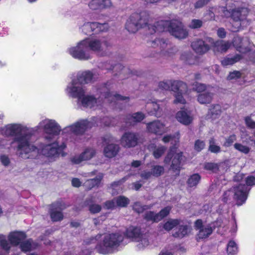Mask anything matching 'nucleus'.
Here are the masks:
<instances>
[{"mask_svg": "<svg viewBox=\"0 0 255 255\" xmlns=\"http://www.w3.org/2000/svg\"><path fill=\"white\" fill-rule=\"evenodd\" d=\"M4 133L13 136L12 144L17 143V154L23 159H34L39 154V149L30 142L33 134L31 128L20 124H10L4 128Z\"/></svg>", "mask_w": 255, "mask_h": 255, "instance_id": "f257e3e1", "label": "nucleus"}, {"mask_svg": "<svg viewBox=\"0 0 255 255\" xmlns=\"http://www.w3.org/2000/svg\"><path fill=\"white\" fill-rule=\"evenodd\" d=\"M115 87V85L111 82H108L98 88V98L90 95L84 96V94L80 98H77L78 101L84 107L94 109H98L102 105L104 102V98L110 102L116 100L120 104L128 103L129 101V97H124L116 93L114 91Z\"/></svg>", "mask_w": 255, "mask_h": 255, "instance_id": "f03ea898", "label": "nucleus"}, {"mask_svg": "<svg viewBox=\"0 0 255 255\" xmlns=\"http://www.w3.org/2000/svg\"><path fill=\"white\" fill-rule=\"evenodd\" d=\"M100 239L96 249L98 253L107 255L113 253L120 246L124 240V236L119 233L98 235L95 238H91L84 241V244L89 245L95 241Z\"/></svg>", "mask_w": 255, "mask_h": 255, "instance_id": "7ed1b4c3", "label": "nucleus"}, {"mask_svg": "<svg viewBox=\"0 0 255 255\" xmlns=\"http://www.w3.org/2000/svg\"><path fill=\"white\" fill-rule=\"evenodd\" d=\"M150 21L149 13L147 11L135 12L132 14L127 20L126 28L131 33H134L140 28L146 26H148V29L151 34L164 30L163 26L164 25V22L163 21L157 22L156 25H151L149 24Z\"/></svg>", "mask_w": 255, "mask_h": 255, "instance_id": "20e7f679", "label": "nucleus"}, {"mask_svg": "<svg viewBox=\"0 0 255 255\" xmlns=\"http://www.w3.org/2000/svg\"><path fill=\"white\" fill-rule=\"evenodd\" d=\"M224 16H230L231 30L237 32L249 26L251 20L248 18L250 10L246 7H236L229 11L225 7H222Z\"/></svg>", "mask_w": 255, "mask_h": 255, "instance_id": "39448f33", "label": "nucleus"}, {"mask_svg": "<svg viewBox=\"0 0 255 255\" xmlns=\"http://www.w3.org/2000/svg\"><path fill=\"white\" fill-rule=\"evenodd\" d=\"M96 78L95 75L90 71L79 73L77 78L73 80L67 86V94L72 97L80 98L85 93L81 85L92 82Z\"/></svg>", "mask_w": 255, "mask_h": 255, "instance_id": "423d86ee", "label": "nucleus"}, {"mask_svg": "<svg viewBox=\"0 0 255 255\" xmlns=\"http://www.w3.org/2000/svg\"><path fill=\"white\" fill-rule=\"evenodd\" d=\"M88 50L96 52L99 55L104 56L110 54V50L113 46L110 40L105 37L85 39Z\"/></svg>", "mask_w": 255, "mask_h": 255, "instance_id": "0eeeda50", "label": "nucleus"}, {"mask_svg": "<svg viewBox=\"0 0 255 255\" xmlns=\"http://www.w3.org/2000/svg\"><path fill=\"white\" fill-rule=\"evenodd\" d=\"M38 126L43 129L44 138L47 141H54L62 131L60 125L53 120L45 119L39 123Z\"/></svg>", "mask_w": 255, "mask_h": 255, "instance_id": "6e6552de", "label": "nucleus"}, {"mask_svg": "<svg viewBox=\"0 0 255 255\" xmlns=\"http://www.w3.org/2000/svg\"><path fill=\"white\" fill-rule=\"evenodd\" d=\"M97 119H91L90 121L87 120H81L74 124L67 126L62 130V133L68 135L74 134L75 135H82L86 131L93 127L94 122Z\"/></svg>", "mask_w": 255, "mask_h": 255, "instance_id": "1a4fd4ad", "label": "nucleus"}, {"mask_svg": "<svg viewBox=\"0 0 255 255\" xmlns=\"http://www.w3.org/2000/svg\"><path fill=\"white\" fill-rule=\"evenodd\" d=\"M7 238L9 243L4 236L0 235V246L3 250L8 252L12 246H17L20 244L26 238V235L22 232L14 231L9 234Z\"/></svg>", "mask_w": 255, "mask_h": 255, "instance_id": "9d476101", "label": "nucleus"}, {"mask_svg": "<svg viewBox=\"0 0 255 255\" xmlns=\"http://www.w3.org/2000/svg\"><path fill=\"white\" fill-rule=\"evenodd\" d=\"M68 51L73 58L79 60H87L91 58V55L85 39L79 42L76 46L68 49Z\"/></svg>", "mask_w": 255, "mask_h": 255, "instance_id": "9b49d317", "label": "nucleus"}, {"mask_svg": "<svg viewBox=\"0 0 255 255\" xmlns=\"http://www.w3.org/2000/svg\"><path fill=\"white\" fill-rule=\"evenodd\" d=\"M172 91L175 93L174 103L185 104L184 96L188 91L186 83L180 81H174L172 84Z\"/></svg>", "mask_w": 255, "mask_h": 255, "instance_id": "f8f14e48", "label": "nucleus"}, {"mask_svg": "<svg viewBox=\"0 0 255 255\" xmlns=\"http://www.w3.org/2000/svg\"><path fill=\"white\" fill-rule=\"evenodd\" d=\"M52 141L51 143L44 145L41 149V152L51 160H54L58 157L60 150L66 147V144L62 143L59 146L56 142Z\"/></svg>", "mask_w": 255, "mask_h": 255, "instance_id": "ddd939ff", "label": "nucleus"}, {"mask_svg": "<svg viewBox=\"0 0 255 255\" xmlns=\"http://www.w3.org/2000/svg\"><path fill=\"white\" fill-rule=\"evenodd\" d=\"M168 31L175 38L183 39L188 35V30L181 22L177 20H172L169 25Z\"/></svg>", "mask_w": 255, "mask_h": 255, "instance_id": "4468645a", "label": "nucleus"}, {"mask_svg": "<svg viewBox=\"0 0 255 255\" xmlns=\"http://www.w3.org/2000/svg\"><path fill=\"white\" fill-rule=\"evenodd\" d=\"M231 189L234 195V199L236 201L237 204L240 206L245 203L250 188L245 185L239 184Z\"/></svg>", "mask_w": 255, "mask_h": 255, "instance_id": "2eb2a0df", "label": "nucleus"}, {"mask_svg": "<svg viewBox=\"0 0 255 255\" xmlns=\"http://www.w3.org/2000/svg\"><path fill=\"white\" fill-rule=\"evenodd\" d=\"M233 44L237 51L243 53L250 52L254 47V44L251 43L248 38L242 39L238 36L234 38Z\"/></svg>", "mask_w": 255, "mask_h": 255, "instance_id": "dca6fc26", "label": "nucleus"}, {"mask_svg": "<svg viewBox=\"0 0 255 255\" xmlns=\"http://www.w3.org/2000/svg\"><path fill=\"white\" fill-rule=\"evenodd\" d=\"M195 229L198 231L196 235L198 240L208 237L213 231L210 225H203L201 220H197L195 222Z\"/></svg>", "mask_w": 255, "mask_h": 255, "instance_id": "f3484780", "label": "nucleus"}, {"mask_svg": "<svg viewBox=\"0 0 255 255\" xmlns=\"http://www.w3.org/2000/svg\"><path fill=\"white\" fill-rule=\"evenodd\" d=\"M172 157L173 158L172 160L171 167L173 170H179L183 159L182 152H176L173 154L172 149H171L164 158V163L165 164H169Z\"/></svg>", "mask_w": 255, "mask_h": 255, "instance_id": "a211bd4d", "label": "nucleus"}, {"mask_svg": "<svg viewBox=\"0 0 255 255\" xmlns=\"http://www.w3.org/2000/svg\"><path fill=\"white\" fill-rule=\"evenodd\" d=\"M138 135L134 132H127L121 137V143L123 147L130 148L135 146L138 143Z\"/></svg>", "mask_w": 255, "mask_h": 255, "instance_id": "6ab92c4d", "label": "nucleus"}, {"mask_svg": "<svg viewBox=\"0 0 255 255\" xmlns=\"http://www.w3.org/2000/svg\"><path fill=\"white\" fill-rule=\"evenodd\" d=\"M96 154V150L92 147L85 149L80 155H76L71 158V161L75 164H79L82 161L89 160Z\"/></svg>", "mask_w": 255, "mask_h": 255, "instance_id": "aec40b11", "label": "nucleus"}, {"mask_svg": "<svg viewBox=\"0 0 255 255\" xmlns=\"http://www.w3.org/2000/svg\"><path fill=\"white\" fill-rule=\"evenodd\" d=\"M146 127L149 132L156 134L161 135L167 131L164 124L158 120L148 123Z\"/></svg>", "mask_w": 255, "mask_h": 255, "instance_id": "412c9836", "label": "nucleus"}, {"mask_svg": "<svg viewBox=\"0 0 255 255\" xmlns=\"http://www.w3.org/2000/svg\"><path fill=\"white\" fill-rule=\"evenodd\" d=\"M88 6L92 10L103 9L111 7L112 3L111 0H91Z\"/></svg>", "mask_w": 255, "mask_h": 255, "instance_id": "4be33fe9", "label": "nucleus"}, {"mask_svg": "<svg viewBox=\"0 0 255 255\" xmlns=\"http://www.w3.org/2000/svg\"><path fill=\"white\" fill-rule=\"evenodd\" d=\"M63 209L61 205L59 203L52 204L50 210V216L52 220L54 222L59 221L63 219V216L61 210Z\"/></svg>", "mask_w": 255, "mask_h": 255, "instance_id": "5701e85b", "label": "nucleus"}, {"mask_svg": "<svg viewBox=\"0 0 255 255\" xmlns=\"http://www.w3.org/2000/svg\"><path fill=\"white\" fill-rule=\"evenodd\" d=\"M176 119L179 122L184 125H189L193 120L190 114L184 110L178 112L176 115Z\"/></svg>", "mask_w": 255, "mask_h": 255, "instance_id": "b1692460", "label": "nucleus"}, {"mask_svg": "<svg viewBox=\"0 0 255 255\" xmlns=\"http://www.w3.org/2000/svg\"><path fill=\"white\" fill-rule=\"evenodd\" d=\"M145 118L144 115L141 112H137L132 115H128L125 119V122L129 126L134 125L140 122Z\"/></svg>", "mask_w": 255, "mask_h": 255, "instance_id": "393cba45", "label": "nucleus"}, {"mask_svg": "<svg viewBox=\"0 0 255 255\" xmlns=\"http://www.w3.org/2000/svg\"><path fill=\"white\" fill-rule=\"evenodd\" d=\"M229 41L218 40L214 43L213 50L215 52L225 53L231 47Z\"/></svg>", "mask_w": 255, "mask_h": 255, "instance_id": "a878e982", "label": "nucleus"}, {"mask_svg": "<svg viewBox=\"0 0 255 255\" xmlns=\"http://www.w3.org/2000/svg\"><path fill=\"white\" fill-rule=\"evenodd\" d=\"M191 45L193 50L199 54H203L209 49L208 45L205 44L204 41L201 39L194 41Z\"/></svg>", "mask_w": 255, "mask_h": 255, "instance_id": "bb28decb", "label": "nucleus"}, {"mask_svg": "<svg viewBox=\"0 0 255 255\" xmlns=\"http://www.w3.org/2000/svg\"><path fill=\"white\" fill-rule=\"evenodd\" d=\"M120 150L119 145L115 143H111L107 145L104 149L105 156L108 158H112L117 155Z\"/></svg>", "mask_w": 255, "mask_h": 255, "instance_id": "cd10ccee", "label": "nucleus"}, {"mask_svg": "<svg viewBox=\"0 0 255 255\" xmlns=\"http://www.w3.org/2000/svg\"><path fill=\"white\" fill-rule=\"evenodd\" d=\"M142 234L140 228L133 226L128 228L126 232V236L134 242L137 240Z\"/></svg>", "mask_w": 255, "mask_h": 255, "instance_id": "c85d7f7f", "label": "nucleus"}, {"mask_svg": "<svg viewBox=\"0 0 255 255\" xmlns=\"http://www.w3.org/2000/svg\"><path fill=\"white\" fill-rule=\"evenodd\" d=\"M148 105L153 108V110L150 112V115H154L157 117H160L162 116L163 113L162 108L164 107L162 102L158 101L155 102H152L149 104Z\"/></svg>", "mask_w": 255, "mask_h": 255, "instance_id": "c756f323", "label": "nucleus"}, {"mask_svg": "<svg viewBox=\"0 0 255 255\" xmlns=\"http://www.w3.org/2000/svg\"><path fill=\"white\" fill-rule=\"evenodd\" d=\"M103 178L102 174H99L94 178L86 180L83 185L88 190H91L94 187H98Z\"/></svg>", "mask_w": 255, "mask_h": 255, "instance_id": "7c9ffc66", "label": "nucleus"}, {"mask_svg": "<svg viewBox=\"0 0 255 255\" xmlns=\"http://www.w3.org/2000/svg\"><path fill=\"white\" fill-rule=\"evenodd\" d=\"M148 148L152 151V155L155 159L160 158L166 150V147L163 145L156 146L154 144H149Z\"/></svg>", "mask_w": 255, "mask_h": 255, "instance_id": "2f4dec72", "label": "nucleus"}, {"mask_svg": "<svg viewBox=\"0 0 255 255\" xmlns=\"http://www.w3.org/2000/svg\"><path fill=\"white\" fill-rule=\"evenodd\" d=\"M222 109L220 105H212L209 110L208 117L213 120L216 119L220 117Z\"/></svg>", "mask_w": 255, "mask_h": 255, "instance_id": "473e14b6", "label": "nucleus"}, {"mask_svg": "<svg viewBox=\"0 0 255 255\" xmlns=\"http://www.w3.org/2000/svg\"><path fill=\"white\" fill-rule=\"evenodd\" d=\"M135 242L137 243L136 246L139 250H142L149 245L148 237L146 234L142 233Z\"/></svg>", "mask_w": 255, "mask_h": 255, "instance_id": "72a5a7b5", "label": "nucleus"}, {"mask_svg": "<svg viewBox=\"0 0 255 255\" xmlns=\"http://www.w3.org/2000/svg\"><path fill=\"white\" fill-rule=\"evenodd\" d=\"M213 98L212 93L206 92L199 94L197 97V101L201 104H208L212 101Z\"/></svg>", "mask_w": 255, "mask_h": 255, "instance_id": "f704fd0d", "label": "nucleus"}, {"mask_svg": "<svg viewBox=\"0 0 255 255\" xmlns=\"http://www.w3.org/2000/svg\"><path fill=\"white\" fill-rule=\"evenodd\" d=\"M92 29V33H98L99 32L105 31L108 29L107 23H99L98 22H90Z\"/></svg>", "mask_w": 255, "mask_h": 255, "instance_id": "c9c22d12", "label": "nucleus"}, {"mask_svg": "<svg viewBox=\"0 0 255 255\" xmlns=\"http://www.w3.org/2000/svg\"><path fill=\"white\" fill-rule=\"evenodd\" d=\"M37 245L33 243L31 240L22 241L20 244L21 250L23 252H28L35 249Z\"/></svg>", "mask_w": 255, "mask_h": 255, "instance_id": "e433bc0d", "label": "nucleus"}, {"mask_svg": "<svg viewBox=\"0 0 255 255\" xmlns=\"http://www.w3.org/2000/svg\"><path fill=\"white\" fill-rule=\"evenodd\" d=\"M242 58V56L240 54H236L231 57H226L221 61V63L224 66L232 65L239 61Z\"/></svg>", "mask_w": 255, "mask_h": 255, "instance_id": "4c0bfd02", "label": "nucleus"}, {"mask_svg": "<svg viewBox=\"0 0 255 255\" xmlns=\"http://www.w3.org/2000/svg\"><path fill=\"white\" fill-rule=\"evenodd\" d=\"M190 231V228L187 225H180L177 232H175L173 236L176 238H182L187 235Z\"/></svg>", "mask_w": 255, "mask_h": 255, "instance_id": "58836bf2", "label": "nucleus"}, {"mask_svg": "<svg viewBox=\"0 0 255 255\" xmlns=\"http://www.w3.org/2000/svg\"><path fill=\"white\" fill-rule=\"evenodd\" d=\"M151 41V46L155 48H159V49L161 50V51L167 48L168 44L166 40L164 39L158 38Z\"/></svg>", "mask_w": 255, "mask_h": 255, "instance_id": "ea45409f", "label": "nucleus"}, {"mask_svg": "<svg viewBox=\"0 0 255 255\" xmlns=\"http://www.w3.org/2000/svg\"><path fill=\"white\" fill-rule=\"evenodd\" d=\"M201 177L198 174L191 175L187 180V184L189 187H196L199 183Z\"/></svg>", "mask_w": 255, "mask_h": 255, "instance_id": "a19ab883", "label": "nucleus"}, {"mask_svg": "<svg viewBox=\"0 0 255 255\" xmlns=\"http://www.w3.org/2000/svg\"><path fill=\"white\" fill-rule=\"evenodd\" d=\"M92 119H97L94 122L93 127L96 126L99 127L109 126L111 124L110 120L108 117H104L102 119L99 117H93Z\"/></svg>", "mask_w": 255, "mask_h": 255, "instance_id": "79ce46f5", "label": "nucleus"}, {"mask_svg": "<svg viewBox=\"0 0 255 255\" xmlns=\"http://www.w3.org/2000/svg\"><path fill=\"white\" fill-rule=\"evenodd\" d=\"M180 224V221L178 219H169L163 225V228L166 231H169L176 226Z\"/></svg>", "mask_w": 255, "mask_h": 255, "instance_id": "37998d69", "label": "nucleus"}, {"mask_svg": "<svg viewBox=\"0 0 255 255\" xmlns=\"http://www.w3.org/2000/svg\"><path fill=\"white\" fill-rule=\"evenodd\" d=\"M116 206L125 207L129 203V200L123 196H120L115 198Z\"/></svg>", "mask_w": 255, "mask_h": 255, "instance_id": "c03bdc74", "label": "nucleus"}, {"mask_svg": "<svg viewBox=\"0 0 255 255\" xmlns=\"http://www.w3.org/2000/svg\"><path fill=\"white\" fill-rule=\"evenodd\" d=\"M171 209V207L167 206L162 209L159 213L156 214V220L158 222L168 215Z\"/></svg>", "mask_w": 255, "mask_h": 255, "instance_id": "a18cd8bd", "label": "nucleus"}, {"mask_svg": "<svg viewBox=\"0 0 255 255\" xmlns=\"http://www.w3.org/2000/svg\"><path fill=\"white\" fill-rule=\"evenodd\" d=\"M181 59L188 64L193 63L194 56L190 52H186L182 54Z\"/></svg>", "mask_w": 255, "mask_h": 255, "instance_id": "49530a36", "label": "nucleus"}, {"mask_svg": "<svg viewBox=\"0 0 255 255\" xmlns=\"http://www.w3.org/2000/svg\"><path fill=\"white\" fill-rule=\"evenodd\" d=\"M151 171L153 176L158 177L164 173V169L162 166L154 165L152 167Z\"/></svg>", "mask_w": 255, "mask_h": 255, "instance_id": "de8ad7c7", "label": "nucleus"}, {"mask_svg": "<svg viewBox=\"0 0 255 255\" xmlns=\"http://www.w3.org/2000/svg\"><path fill=\"white\" fill-rule=\"evenodd\" d=\"M209 150L215 153H219L221 151L220 147L215 144V140L213 138L209 140Z\"/></svg>", "mask_w": 255, "mask_h": 255, "instance_id": "09e8293b", "label": "nucleus"}, {"mask_svg": "<svg viewBox=\"0 0 255 255\" xmlns=\"http://www.w3.org/2000/svg\"><path fill=\"white\" fill-rule=\"evenodd\" d=\"M156 214L152 211L146 212L144 215V218L147 221L158 222V220H156Z\"/></svg>", "mask_w": 255, "mask_h": 255, "instance_id": "8fccbe9b", "label": "nucleus"}, {"mask_svg": "<svg viewBox=\"0 0 255 255\" xmlns=\"http://www.w3.org/2000/svg\"><path fill=\"white\" fill-rule=\"evenodd\" d=\"M227 251L229 254L234 255L237 252V247L235 242L231 241L229 242L227 247Z\"/></svg>", "mask_w": 255, "mask_h": 255, "instance_id": "3c124183", "label": "nucleus"}, {"mask_svg": "<svg viewBox=\"0 0 255 255\" xmlns=\"http://www.w3.org/2000/svg\"><path fill=\"white\" fill-rule=\"evenodd\" d=\"M234 147L237 150L244 154H248L250 151V147L244 145L241 143H236L234 144Z\"/></svg>", "mask_w": 255, "mask_h": 255, "instance_id": "603ef678", "label": "nucleus"}, {"mask_svg": "<svg viewBox=\"0 0 255 255\" xmlns=\"http://www.w3.org/2000/svg\"><path fill=\"white\" fill-rule=\"evenodd\" d=\"M149 207L148 206H142L139 202H135L132 206V208L134 211L138 213L143 212V211Z\"/></svg>", "mask_w": 255, "mask_h": 255, "instance_id": "864d4df0", "label": "nucleus"}, {"mask_svg": "<svg viewBox=\"0 0 255 255\" xmlns=\"http://www.w3.org/2000/svg\"><path fill=\"white\" fill-rule=\"evenodd\" d=\"M173 83V81L171 82V81H162L158 83V87L160 89L162 90H168L170 87L172 89V84Z\"/></svg>", "mask_w": 255, "mask_h": 255, "instance_id": "5fc2aeb1", "label": "nucleus"}, {"mask_svg": "<svg viewBox=\"0 0 255 255\" xmlns=\"http://www.w3.org/2000/svg\"><path fill=\"white\" fill-rule=\"evenodd\" d=\"M232 199H234V195L232 189L224 192L222 197L223 202L227 203L230 202Z\"/></svg>", "mask_w": 255, "mask_h": 255, "instance_id": "6e6d98bb", "label": "nucleus"}, {"mask_svg": "<svg viewBox=\"0 0 255 255\" xmlns=\"http://www.w3.org/2000/svg\"><path fill=\"white\" fill-rule=\"evenodd\" d=\"M204 168L205 169L213 172H217L219 169V166L217 164L211 162L205 163Z\"/></svg>", "mask_w": 255, "mask_h": 255, "instance_id": "4d7b16f0", "label": "nucleus"}, {"mask_svg": "<svg viewBox=\"0 0 255 255\" xmlns=\"http://www.w3.org/2000/svg\"><path fill=\"white\" fill-rule=\"evenodd\" d=\"M203 22L200 19H192L189 24V27L192 29L200 28L202 26Z\"/></svg>", "mask_w": 255, "mask_h": 255, "instance_id": "13d9d810", "label": "nucleus"}, {"mask_svg": "<svg viewBox=\"0 0 255 255\" xmlns=\"http://www.w3.org/2000/svg\"><path fill=\"white\" fill-rule=\"evenodd\" d=\"M162 141L164 143H167L168 142H170L172 144L173 143V142H176L179 141V133L177 134V137L175 138L174 136L171 135H168L164 136L162 138Z\"/></svg>", "mask_w": 255, "mask_h": 255, "instance_id": "bf43d9fd", "label": "nucleus"}, {"mask_svg": "<svg viewBox=\"0 0 255 255\" xmlns=\"http://www.w3.org/2000/svg\"><path fill=\"white\" fill-rule=\"evenodd\" d=\"M205 146V143L204 141L198 139L196 140L194 144V149L197 151L202 150Z\"/></svg>", "mask_w": 255, "mask_h": 255, "instance_id": "052dcab7", "label": "nucleus"}, {"mask_svg": "<svg viewBox=\"0 0 255 255\" xmlns=\"http://www.w3.org/2000/svg\"><path fill=\"white\" fill-rule=\"evenodd\" d=\"M82 32L87 35H91L92 34V29L90 22L85 23L81 27Z\"/></svg>", "mask_w": 255, "mask_h": 255, "instance_id": "680f3d73", "label": "nucleus"}, {"mask_svg": "<svg viewBox=\"0 0 255 255\" xmlns=\"http://www.w3.org/2000/svg\"><path fill=\"white\" fill-rule=\"evenodd\" d=\"M103 141L107 145H108L109 144L111 143H114V142L116 141V138L110 134L105 135L103 137Z\"/></svg>", "mask_w": 255, "mask_h": 255, "instance_id": "e2e57ef3", "label": "nucleus"}, {"mask_svg": "<svg viewBox=\"0 0 255 255\" xmlns=\"http://www.w3.org/2000/svg\"><path fill=\"white\" fill-rule=\"evenodd\" d=\"M193 89L197 92H202L206 90V86L205 84L197 82L193 85Z\"/></svg>", "mask_w": 255, "mask_h": 255, "instance_id": "0e129e2a", "label": "nucleus"}, {"mask_svg": "<svg viewBox=\"0 0 255 255\" xmlns=\"http://www.w3.org/2000/svg\"><path fill=\"white\" fill-rule=\"evenodd\" d=\"M236 140V135L235 134H232L226 139V141L224 142L223 145L226 147H229Z\"/></svg>", "mask_w": 255, "mask_h": 255, "instance_id": "69168bd1", "label": "nucleus"}, {"mask_svg": "<svg viewBox=\"0 0 255 255\" xmlns=\"http://www.w3.org/2000/svg\"><path fill=\"white\" fill-rule=\"evenodd\" d=\"M101 209V206L98 204H93L89 206V210L90 212L93 214L100 212Z\"/></svg>", "mask_w": 255, "mask_h": 255, "instance_id": "338daca9", "label": "nucleus"}, {"mask_svg": "<svg viewBox=\"0 0 255 255\" xmlns=\"http://www.w3.org/2000/svg\"><path fill=\"white\" fill-rule=\"evenodd\" d=\"M245 121L246 126L250 128H255V122L250 117H246L245 118Z\"/></svg>", "mask_w": 255, "mask_h": 255, "instance_id": "774afa93", "label": "nucleus"}]
</instances>
